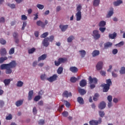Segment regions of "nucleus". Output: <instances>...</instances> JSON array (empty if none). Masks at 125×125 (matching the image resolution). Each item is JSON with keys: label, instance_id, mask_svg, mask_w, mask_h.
Masks as SVG:
<instances>
[{"label": "nucleus", "instance_id": "obj_1", "mask_svg": "<svg viewBox=\"0 0 125 125\" xmlns=\"http://www.w3.org/2000/svg\"><path fill=\"white\" fill-rule=\"evenodd\" d=\"M17 66L16 61H12L9 63H3L0 66L1 70H6L5 74L7 75L10 74L12 73V69L15 68Z\"/></svg>", "mask_w": 125, "mask_h": 125}, {"label": "nucleus", "instance_id": "obj_2", "mask_svg": "<svg viewBox=\"0 0 125 125\" xmlns=\"http://www.w3.org/2000/svg\"><path fill=\"white\" fill-rule=\"evenodd\" d=\"M106 84L103 83L101 85L102 87H103V92H108V91H109V89H110V86L112 85V81H111V79L106 80Z\"/></svg>", "mask_w": 125, "mask_h": 125}, {"label": "nucleus", "instance_id": "obj_3", "mask_svg": "<svg viewBox=\"0 0 125 125\" xmlns=\"http://www.w3.org/2000/svg\"><path fill=\"white\" fill-rule=\"evenodd\" d=\"M88 81L89 84H90V87L91 89H93V88L95 87V85L97 84V83H98V80H97V78H92L91 76H89L88 78Z\"/></svg>", "mask_w": 125, "mask_h": 125}, {"label": "nucleus", "instance_id": "obj_4", "mask_svg": "<svg viewBox=\"0 0 125 125\" xmlns=\"http://www.w3.org/2000/svg\"><path fill=\"white\" fill-rule=\"evenodd\" d=\"M48 24V21L47 20H45L44 23L42 21H38L36 22V25H37V26H39L42 27V28H44L46 25H47Z\"/></svg>", "mask_w": 125, "mask_h": 125}, {"label": "nucleus", "instance_id": "obj_5", "mask_svg": "<svg viewBox=\"0 0 125 125\" xmlns=\"http://www.w3.org/2000/svg\"><path fill=\"white\" fill-rule=\"evenodd\" d=\"M89 123L90 125H98V124H101L102 123V119L100 118L98 121L92 120Z\"/></svg>", "mask_w": 125, "mask_h": 125}, {"label": "nucleus", "instance_id": "obj_6", "mask_svg": "<svg viewBox=\"0 0 125 125\" xmlns=\"http://www.w3.org/2000/svg\"><path fill=\"white\" fill-rule=\"evenodd\" d=\"M58 78V76L57 74H54L52 76L47 78L46 80L50 83H53V82H55L57 80Z\"/></svg>", "mask_w": 125, "mask_h": 125}, {"label": "nucleus", "instance_id": "obj_7", "mask_svg": "<svg viewBox=\"0 0 125 125\" xmlns=\"http://www.w3.org/2000/svg\"><path fill=\"white\" fill-rule=\"evenodd\" d=\"M93 37L95 39V40H98L100 39L101 35L99 34V31L98 30H94L93 31Z\"/></svg>", "mask_w": 125, "mask_h": 125}, {"label": "nucleus", "instance_id": "obj_8", "mask_svg": "<svg viewBox=\"0 0 125 125\" xmlns=\"http://www.w3.org/2000/svg\"><path fill=\"white\" fill-rule=\"evenodd\" d=\"M59 28L61 29L62 32H65L68 28H69V25L68 24L66 25H62L60 24L59 25Z\"/></svg>", "mask_w": 125, "mask_h": 125}, {"label": "nucleus", "instance_id": "obj_9", "mask_svg": "<svg viewBox=\"0 0 125 125\" xmlns=\"http://www.w3.org/2000/svg\"><path fill=\"white\" fill-rule=\"evenodd\" d=\"M42 43L43 46H45V47H47L49 45V42H48V38H46L43 39Z\"/></svg>", "mask_w": 125, "mask_h": 125}, {"label": "nucleus", "instance_id": "obj_10", "mask_svg": "<svg viewBox=\"0 0 125 125\" xmlns=\"http://www.w3.org/2000/svg\"><path fill=\"white\" fill-rule=\"evenodd\" d=\"M103 68V62H99L96 65V69L98 71H100Z\"/></svg>", "mask_w": 125, "mask_h": 125}, {"label": "nucleus", "instance_id": "obj_11", "mask_svg": "<svg viewBox=\"0 0 125 125\" xmlns=\"http://www.w3.org/2000/svg\"><path fill=\"white\" fill-rule=\"evenodd\" d=\"M69 70L70 72H72V73H78L79 71V69L77 68L76 66H71L69 68Z\"/></svg>", "mask_w": 125, "mask_h": 125}, {"label": "nucleus", "instance_id": "obj_12", "mask_svg": "<svg viewBox=\"0 0 125 125\" xmlns=\"http://www.w3.org/2000/svg\"><path fill=\"white\" fill-rule=\"evenodd\" d=\"M99 108L101 110H103L104 108H106V104L104 102H102L99 105Z\"/></svg>", "mask_w": 125, "mask_h": 125}, {"label": "nucleus", "instance_id": "obj_13", "mask_svg": "<svg viewBox=\"0 0 125 125\" xmlns=\"http://www.w3.org/2000/svg\"><path fill=\"white\" fill-rule=\"evenodd\" d=\"M34 95V90H30L28 92V99L29 101L32 100L33 99V95Z\"/></svg>", "mask_w": 125, "mask_h": 125}, {"label": "nucleus", "instance_id": "obj_14", "mask_svg": "<svg viewBox=\"0 0 125 125\" xmlns=\"http://www.w3.org/2000/svg\"><path fill=\"white\" fill-rule=\"evenodd\" d=\"M114 14V8L111 7L110 8V11H109L108 13L106 15L107 18H110Z\"/></svg>", "mask_w": 125, "mask_h": 125}, {"label": "nucleus", "instance_id": "obj_15", "mask_svg": "<svg viewBox=\"0 0 125 125\" xmlns=\"http://www.w3.org/2000/svg\"><path fill=\"white\" fill-rule=\"evenodd\" d=\"M113 45V43L110 42H107L104 44V47L105 49H107L109 47H111Z\"/></svg>", "mask_w": 125, "mask_h": 125}, {"label": "nucleus", "instance_id": "obj_16", "mask_svg": "<svg viewBox=\"0 0 125 125\" xmlns=\"http://www.w3.org/2000/svg\"><path fill=\"white\" fill-rule=\"evenodd\" d=\"M78 92L81 94V95H84L86 93V91L82 88L79 87L78 89Z\"/></svg>", "mask_w": 125, "mask_h": 125}, {"label": "nucleus", "instance_id": "obj_17", "mask_svg": "<svg viewBox=\"0 0 125 125\" xmlns=\"http://www.w3.org/2000/svg\"><path fill=\"white\" fill-rule=\"evenodd\" d=\"M0 53L1 56H4V55H6L7 52L5 48H1L0 50Z\"/></svg>", "mask_w": 125, "mask_h": 125}, {"label": "nucleus", "instance_id": "obj_18", "mask_svg": "<svg viewBox=\"0 0 125 125\" xmlns=\"http://www.w3.org/2000/svg\"><path fill=\"white\" fill-rule=\"evenodd\" d=\"M62 96L68 98V97H70V96H72V93H68V91H65L62 94Z\"/></svg>", "mask_w": 125, "mask_h": 125}, {"label": "nucleus", "instance_id": "obj_19", "mask_svg": "<svg viewBox=\"0 0 125 125\" xmlns=\"http://www.w3.org/2000/svg\"><path fill=\"white\" fill-rule=\"evenodd\" d=\"M76 16L77 21H80L82 19V12H77Z\"/></svg>", "mask_w": 125, "mask_h": 125}, {"label": "nucleus", "instance_id": "obj_20", "mask_svg": "<svg viewBox=\"0 0 125 125\" xmlns=\"http://www.w3.org/2000/svg\"><path fill=\"white\" fill-rule=\"evenodd\" d=\"M80 86H82V87H84V86H85V85H86V81L83 79L80 82Z\"/></svg>", "mask_w": 125, "mask_h": 125}, {"label": "nucleus", "instance_id": "obj_21", "mask_svg": "<svg viewBox=\"0 0 125 125\" xmlns=\"http://www.w3.org/2000/svg\"><path fill=\"white\" fill-rule=\"evenodd\" d=\"M99 54H100V52H99V50H94L93 51L92 55L93 57H95L96 56H98V55H99Z\"/></svg>", "mask_w": 125, "mask_h": 125}, {"label": "nucleus", "instance_id": "obj_22", "mask_svg": "<svg viewBox=\"0 0 125 125\" xmlns=\"http://www.w3.org/2000/svg\"><path fill=\"white\" fill-rule=\"evenodd\" d=\"M11 81H13V79H5L3 81V83H4L5 85H8V84H9V83H10V82H11Z\"/></svg>", "mask_w": 125, "mask_h": 125}, {"label": "nucleus", "instance_id": "obj_23", "mask_svg": "<svg viewBox=\"0 0 125 125\" xmlns=\"http://www.w3.org/2000/svg\"><path fill=\"white\" fill-rule=\"evenodd\" d=\"M123 2V1L122 0H117L116 1H114L113 2V4L114 6H118L120 5Z\"/></svg>", "mask_w": 125, "mask_h": 125}, {"label": "nucleus", "instance_id": "obj_24", "mask_svg": "<svg viewBox=\"0 0 125 125\" xmlns=\"http://www.w3.org/2000/svg\"><path fill=\"white\" fill-rule=\"evenodd\" d=\"M79 53L82 58H83V57L85 56V54H86V52H85V51L84 50H80Z\"/></svg>", "mask_w": 125, "mask_h": 125}, {"label": "nucleus", "instance_id": "obj_25", "mask_svg": "<svg viewBox=\"0 0 125 125\" xmlns=\"http://www.w3.org/2000/svg\"><path fill=\"white\" fill-rule=\"evenodd\" d=\"M46 54H43L41 56L38 58V61H41V60H45L46 59Z\"/></svg>", "mask_w": 125, "mask_h": 125}, {"label": "nucleus", "instance_id": "obj_26", "mask_svg": "<svg viewBox=\"0 0 125 125\" xmlns=\"http://www.w3.org/2000/svg\"><path fill=\"white\" fill-rule=\"evenodd\" d=\"M116 37H117V33L116 32H114L113 34H109V38L111 40H114Z\"/></svg>", "mask_w": 125, "mask_h": 125}, {"label": "nucleus", "instance_id": "obj_27", "mask_svg": "<svg viewBox=\"0 0 125 125\" xmlns=\"http://www.w3.org/2000/svg\"><path fill=\"white\" fill-rule=\"evenodd\" d=\"M60 61L61 64V63H65V62H67V58H60L58 59Z\"/></svg>", "mask_w": 125, "mask_h": 125}, {"label": "nucleus", "instance_id": "obj_28", "mask_svg": "<svg viewBox=\"0 0 125 125\" xmlns=\"http://www.w3.org/2000/svg\"><path fill=\"white\" fill-rule=\"evenodd\" d=\"M23 84H24V83L21 81H19L17 82L16 85L18 87H22Z\"/></svg>", "mask_w": 125, "mask_h": 125}, {"label": "nucleus", "instance_id": "obj_29", "mask_svg": "<svg viewBox=\"0 0 125 125\" xmlns=\"http://www.w3.org/2000/svg\"><path fill=\"white\" fill-rule=\"evenodd\" d=\"M99 27H105L106 26V21H102L99 23Z\"/></svg>", "mask_w": 125, "mask_h": 125}, {"label": "nucleus", "instance_id": "obj_30", "mask_svg": "<svg viewBox=\"0 0 125 125\" xmlns=\"http://www.w3.org/2000/svg\"><path fill=\"white\" fill-rule=\"evenodd\" d=\"M100 3V0H94L93 3L94 6H98Z\"/></svg>", "mask_w": 125, "mask_h": 125}, {"label": "nucleus", "instance_id": "obj_31", "mask_svg": "<svg viewBox=\"0 0 125 125\" xmlns=\"http://www.w3.org/2000/svg\"><path fill=\"white\" fill-rule=\"evenodd\" d=\"M22 104H23V101L22 100H19L16 102L17 107H20Z\"/></svg>", "mask_w": 125, "mask_h": 125}, {"label": "nucleus", "instance_id": "obj_32", "mask_svg": "<svg viewBox=\"0 0 125 125\" xmlns=\"http://www.w3.org/2000/svg\"><path fill=\"white\" fill-rule=\"evenodd\" d=\"M7 59H8L7 57L0 58V64H2V63H3L5 60H7Z\"/></svg>", "mask_w": 125, "mask_h": 125}, {"label": "nucleus", "instance_id": "obj_33", "mask_svg": "<svg viewBox=\"0 0 125 125\" xmlns=\"http://www.w3.org/2000/svg\"><path fill=\"white\" fill-rule=\"evenodd\" d=\"M77 101L80 104H83V99L82 97H79L77 98Z\"/></svg>", "mask_w": 125, "mask_h": 125}, {"label": "nucleus", "instance_id": "obj_34", "mask_svg": "<svg viewBox=\"0 0 125 125\" xmlns=\"http://www.w3.org/2000/svg\"><path fill=\"white\" fill-rule=\"evenodd\" d=\"M57 73L59 75H61V74L63 73V67L61 66L59 67L57 70Z\"/></svg>", "mask_w": 125, "mask_h": 125}, {"label": "nucleus", "instance_id": "obj_35", "mask_svg": "<svg viewBox=\"0 0 125 125\" xmlns=\"http://www.w3.org/2000/svg\"><path fill=\"white\" fill-rule=\"evenodd\" d=\"M75 39V37L73 36H70L67 38L68 42H72L73 40Z\"/></svg>", "mask_w": 125, "mask_h": 125}, {"label": "nucleus", "instance_id": "obj_36", "mask_svg": "<svg viewBox=\"0 0 125 125\" xmlns=\"http://www.w3.org/2000/svg\"><path fill=\"white\" fill-rule=\"evenodd\" d=\"M14 52H15V48L14 47H12L9 51V54H10V55L14 54Z\"/></svg>", "mask_w": 125, "mask_h": 125}, {"label": "nucleus", "instance_id": "obj_37", "mask_svg": "<svg viewBox=\"0 0 125 125\" xmlns=\"http://www.w3.org/2000/svg\"><path fill=\"white\" fill-rule=\"evenodd\" d=\"M120 73L121 75H124L125 74V66L122 67L120 70Z\"/></svg>", "mask_w": 125, "mask_h": 125}, {"label": "nucleus", "instance_id": "obj_38", "mask_svg": "<svg viewBox=\"0 0 125 125\" xmlns=\"http://www.w3.org/2000/svg\"><path fill=\"white\" fill-rule=\"evenodd\" d=\"M35 51L36 48L33 47L32 48L28 50V53L29 54H32V53H34Z\"/></svg>", "mask_w": 125, "mask_h": 125}, {"label": "nucleus", "instance_id": "obj_39", "mask_svg": "<svg viewBox=\"0 0 125 125\" xmlns=\"http://www.w3.org/2000/svg\"><path fill=\"white\" fill-rule=\"evenodd\" d=\"M8 6L10 7L11 9H14L16 7V5L15 4L8 3Z\"/></svg>", "mask_w": 125, "mask_h": 125}, {"label": "nucleus", "instance_id": "obj_40", "mask_svg": "<svg viewBox=\"0 0 125 125\" xmlns=\"http://www.w3.org/2000/svg\"><path fill=\"white\" fill-rule=\"evenodd\" d=\"M78 81V78L75 77H72L70 78V82L71 83H76Z\"/></svg>", "mask_w": 125, "mask_h": 125}, {"label": "nucleus", "instance_id": "obj_41", "mask_svg": "<svg viewBox=\"0 0 125 125\" xmlns=\"http://www.w3.org/2000/svg\"><path fill=\"white\" fill-rule=\"evenodd\" d=\"M47 38H48V42H52L53 41H54V36L53 35H51V36Z\"/></svg>", "mask_w": 125, "mask_h": 125}, {"label": "nucleus", "instance_id": "obj_42", "mask_svg": "<svg viewBox=\"0 0 125 125\" xmlns=\"http://www.w3.org/2000/svg\"><path fill=\"white\" fill-rule=\"evenodd\" d=\"M40 78L41 80H42V81H44V80H46V75L45 74H42L40 76Z\"/></svg>", "mask_w": 125, "mask_h": 125}, {"label": "nucleus", "instance_id": "obj_43", "mask_svg": "<svg viewBox=\"0 0 125 125\" xmlns=\"http://www.w3.org/2000/svg\"><path fill=\"white\" fill-rule=\"evenodd\" d=\"M37 7H38L39 9L42 10V9H43V8H44V6L41 4H38L37 5Z\"/></svg>", "mask_w": 125, "mask_h": 125}, {"label": "nucleus", "instance_id": "obj_44", "mask_svg": "<svg viewBox=\"0 0 125 125\" xmlns=\"http://www.w3.org/2000/svg\"><path fill=\"white\" fill-rule=\"evenodd\" d=\"M47 36H48V32H45L41 35V38H46Z\"/></svg>", "mask_w": 125, "mask_h": 125}, {"label": "nucleus", "instance_id": "obj_45", "mask_svg": "<svg viewBox=\"0 0 125 125\" xmlns=\"http://www.w3.org/2000/svg\"><path fill=\"white\" fill-rule=\"evenodd\" d=\"M0 43H1V44H5L6 43V41L4 39L1 38L0 39Z\"/></svg>", "mask_w": 125, "mask_h": 125}, {"label": "nucleus", "instance_id": "obj_46", "mask_svg": "<svg viewBox=\"0 0 125 125\" xmlns=\"http://www.w3.org/2000/svg\"><path fill=\"white\" fill-rule=\"evenodd\" d=\"M99 114L101 118H103L104 116H105V113L103 111H100Z\"/></svg>", "mask_w": 125, "mask_h": 125}, {"label": "nucleus", "instance_id": "obj_47", "mask_svg": "<svg viewBox=\"0 0 125 125\" xmlns=\"http://www.w3.org/2000/svg\"><path fill=\"white\" fill-rule=\"evenodd\" d=\"M99 30L101 32V33H104L105 31H106V27H101L99 28Z\"/></svg>", "mask_w": 125, "mask_h": 125}, {"label": "nucleus", "instance_id": "obj_48", "mask_svg": "<svg viewBox=\"0 0 125 125\" xmlns=\"http://www.w3.org/2000/svg\"><path fill=\"white\" fill-rule=\"evenodd\" d=\"M41 99V96H36L35 97L34 100V101H36V102L39 101Z\"/></svg>", "mask_w": 125, "mask_h": 125}, {"label": "nucleus", "instance_id": "obj_49", "mask_svg": "<svg viewBox=\"0 0 125 125\" xmlns=\"http://www.w3.org/2000/svg\"><path fill=\"white\" fill-rule=\"evenodd\" d=\"M64 103L65 104V106L66 107H67V108H69V107H70V106L71 105V104H70V103H69L68 101H64Z\"/></svg>", "mask_w": 125, "mask_h": 125}, {"label": "nucleus", "instance_id": "obj_50", "mask_svg": "<svg viewBox=\"0 0 125 125\" xmlns=\"http://www.w3.org/2000/svg\"><path fill=\"white\" fill-rule=\"evenodd\" d=\"M125 44V42H121L117 44L116 45L117 46H119V47H121V46H123Z\"/></svg>", "mask_w": 125, "mask_h": 125}, {"label": "nucleus", "instance_id": "obj_51", "mask_svg": "<svg viewBox=\"0 0 125 125\" xmlns=\"http://www.w3.org/2000/svg\"><path fill=\"white\" fill-rule=\"evenodd\" d=\"M54 63H55V66H60V64H61V63L60 62L59 60H58V61H55L54 62Z\"/></svg>", "mask_w": 125, "mask_h": 125}, {"label": "nucleus", "instance_id": "obj_52", "mask_svg": "<svg viewBox=\"0 0 125 125\" xmlns=\"http://www.w3.org/2000/svg\"><path fill=\"white\" fill-rule=\"evenodd\" d=\"M26 26H27V22H23V24H22V26L21 27V30H24Z\"/></svg>", "mask_w": 125, "mask_h": 125}, {"label": "nucleus", "instance_id": "obj_53", "mask_svg": "<svg viewBox=\"0 0 125 125\" xmlns=\"http://www.w3.org/2000/svg\"><path fill=\"white\" fill-rule=\"evenodd\" d=\"M107 100L108 102H112V100H113V97L112 96L109 95L107 96Z\"/></svg>", "mask_w": 125, "mask_h": 125}, {"label": "nucleus", "instance_id": "obj_54", "mask_svg": "<svg viewBox=\"0 0 125 125\" xmlns=\"http://www.w3.org/2000/svg\"><path fill=\"white\" fill-rule=\"evenodd\" d=\"M33 113L34 115H37V113H38V110H37V108L36 107H34L33 109Z\"/></svg>", "mask_w": 125, "mask_h": 125}, {"label": "nucleus", "instance_id": "obj_55", "mask_svg": "<svg viewBox=\"0 0 125 125\" xmlns=\"http://www.w3.org/2000/svg\"><path fill=\"white\" fill-rule=\"evenodd\" d=\"M81 10H82V6L79 5L77 8V11H78L77 12H82Z\"/></svg>", "mask_w": 125, "mask_h": 125}, {"label": "nucleus", "instance_id": "obj_56", "mask_svg": "<svg viewBox=\"0 0 125 125\" xmlns=\"http://www.w3.org/2000/svg\"><path fill=\"white\" fill-rule=\"evenodd\" d=\"M27 19H28V17L27 16H26V15H21V20H27Z\"/></svg>", "mask_w": 125, "mask_h": 125}, {"label": "nucleus", "instance_id": "obj_57", "mask_svg": "<svg viewBox=\"0 0 125 125\" xmlns=\"http://www.w3.org/2000/svg\"><path fill=\"white\" fill-rule=\"evenodd\" d=\"M39 124L40 125H44V120L41 119L40 120H39Z\"/></svg>", "mask_w": 125, "mask_h": 125}, {"label": "nucleus", "instance_id": "obj_58", "mask_svg": "<svg viewBox=\"0 0 125 125\" xmlns=\"http://www.w3.org/2000/svg\"><path fill=\"white\" fill-rule=\"evenodd\" d=\"M13 37H14V39H17L18 38V33L16 32H14L13 34Z\"/></svg>", "mask_w": 125, "mask_h": 125}, {"label": "nucleus", "instance_id": "obj_59", "mask_svg": "<svg viewBox=\"0 0 125 125\" xmlns=\"http://www.w3.org/2000/svg\"><path fill=\"white\" fill-rule=\"evenodd\" d=\"M6 120H12V115L11 114H9L8 116H6Z\"/></svg>", "mask_w": 125, "mask_h": 125}, {"label": "nucleus", "instance_id": "obj_60", "mask_svg": "<svg viewBox=\"0 0 125 125\" xmlns=\"http://www.w3.org/2000/svg\"><path fill=\"white\" fill-rule=\"evenodd\" d=\"M112 76L113 77V78H117L118 77V74L116 73V72L114 71H112Z\"/></svg>", "mask_w": 125, "mask_h": 125}, {"label": "nucleus", "instance_id": "obj_61", "mask_svg": "<svg viewBox=\"0 0 125 125\" xmlns=\"http://www.w3.org/2000/svg\"><path fill=\"white\" fill-rule=\"evenodd\" d=\"M62 115L63 117H68V112L67 111H64L62 113Z\"/></svg>", "mask_w": 125, "mask_h": 125}, {"label": "nucleus", "instance_id": "obj_62", "mask_svg": "<svg viewBox=\"0 0 125 125\" xmlns=\"http://www.w3.org/2000/svg\"><path fill=\"white\" fill-rule=\"evenodd\" d=\"M34 16H35L34 18V20H37L39 18V13H37L35 14H34Z\"/></svg>", "mask_w": 125, "mask_h": 125}, {"label": "nucleus", "instance_id": "obj_63", "mask_svg": "<svg viewBox=\"0 0 125 125\" xmlns=\"http://www.w3.org/2000/svg\"><path fill=\"white\" fill-rule=\"evenodd\" d=\"M5 22V19L3 17L0 18V23H4Z\"/></svg>", "mask_w": 125, "mask_h": 125}, {"label": "nucleus", "instance_id": "obj_64", "mask_svg": "<svg viewBox=\"0 0 125 125\" xmlns=\"http://www.w3.org/2000/svg\"><path fill=\"white\" fill-rule=\"evenodd\" d=\"M112 53H113V54H114V55L117 54V53H118V49H114L112 50Z\"/></svg>", "mask_w": 125, "mask_h": 125}]
</instances>
